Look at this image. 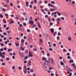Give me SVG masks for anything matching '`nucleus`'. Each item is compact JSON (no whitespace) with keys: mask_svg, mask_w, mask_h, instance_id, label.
<instances>
[{"mask_svg":"<svg viewBox=\"0 0 76 76\" xmlns=\"http://www.w3.org/2000/svg\"><path fill=\"white\" fill-rule=\"evenodd\" d=\"M12 59H15V56H13L12 57Z\"/></svg>","mask_w":76,"mask_h":76,"instance_id":"obj_59","label":"nucleus"},{"mask_svg":"<svg viewBox=\"0 0 76 76\" xmlns=\"http://www.w3.org/2000/svg\"><path fill=\"white\" fill-rule=\"evenodd\" d=\"M5 16H8V14H7L6 13V14H5Z\"/></svg>","mask_w":76,"mask_h":76,"instance_id":"obj_60","label":"nucleus"},{"mask_svg":"<svg viewBox=\"0 0 76 76\" xmlns=\"http://www.w3.org/2000/svg\"><path fill=\"white\" fill-rule=\"evenodd\" d=\"M60 60H61L62 58V57L60 56L59 58Z\"/></svg>","mask_w":76,"mask_h":76,"instance_id":"obj_57","label":"nucleus"},{"mask_svg":"<svg viewBox=\"0 0 76 76\" xmlns=\"http://www.w3.org/2000/svg\"><path fill=\"white\" fill-rule=\"evenodd\" d=\"M56 20H57L58 21H60V20H61V19H60V18H58L57 19H56Z\"/></svg>","mask_w":76,"mask_h":76,"instance_id":"obj_16","label":"nucleus"},{"mask_svg":"<svg viewBox=\"0 0 76 76\" xmlns=\"http://www.w3.org/2000/svg\"><path fill=\"white\" fill-rule=\"evenodd\" d=\"M69 61L70 63H73L74 62L73 60L72 59L71 60H70Z\"/></svg>","mask_w":76,"mask_h":76,"instance_id":"obj_9","label":"nucleus"},{"mask_svg":"<svg viewBox=\"0 0 76 76\" xmlns=\"http://www.w3.org/2000/svg\"><path fill=\"white\" fill-rule=\"evenodd\" d=\"M26 59H28V56H25L24 60H26Z\"/></svg>","mask_w":76,"mask_h":76,"instance_id":"obj_12","label":"nucleus"},{"mask_svg":"<svg viewBox=\"0 0 76 76\" xmlns=\"http://www.w3.org/2000/svg\"><path fill=\"white\" fill-rule=\"evenodd\" d=\"M28 50H26L25 51V53L26 54H28Z\"/></svg>","mask_w":76,"mask_h":76,"instance_id":"obj_14","label":"nucleus"},{"mask_svg":"<svg viewBox=\"0 0 76 76\" xmlns=\"http://www.w3.org/2000/svg\"><path fill=\"white\" fill-rule=\"evenodd\" d=\"M1 51H3V49L2 48H1L0 49V50Z\"/></svg>","mask_w":76,"mask_h":76,"instance_id":"obj_49","label":"nucleus"},{"mask_svg":"<svg viewBox=\"0 0 76 76\" xmlns=\"http://www.w3.org/2000/svg\"><path fill=\"white\" fill-rule=\"evenodd\" d=\"M66 55H67V56H70V53H67L66 54Z\"/></svg>","mask_w":76,"mask_h":76,"instance_id":"obj_55","label":"nucleus"},{"mask_svg":"<svg viewBox=\"0 0 76 76\" xmlns=\"http://www.w3.org/2000/svg\"><path fill=\"white\" fill-rule=\"evenodd\" d=\"M18 29L19 30V31H21V30H22V29H21V28H20V27L18 28Z\"/></svg>","mask_w":76,"mask_h":76,"instance_id":"obj_52","label":"nucleus"},{"mask_svg":"<svg viewBox=\"0 0 76 76\" xmlns=\"http://www.w3.org/2000/svg\"><path fill=\"white\" fill-rule=\"evenodd\" d=\"M24 63H27V61H24Z\"/></svg>","mask_w":76,"mask_h":76,"instance_id":"obj_62","label":"nucleus"},{"mask_svg":"<svg viewBox=\"0 0 76 76\" xmlns=\"http://www.w3.org/2000/svg\"><path fill=\"white\" fill-rule=\"evenodd\" d=\"M39 40L40 42H42V39H39Z\"/></svg>","mask_w":76,"mask_h":76,"instance_id":"obj_30","label":"nucleus"},{"mask_svg":"<svg viewBox=\"0 0 76 76\" xmlns=\"http://www.w3.org/2000/svg\"><path fill=\"white\" fill-rule=\"evenodd\" d=\"M24 73L25 74H26V69H25L24 71Z\"/></svg>","mask_w":76,"mask_h":76,"instance_id":"obj_34","label":"nucleus"},{"mask_svg":"<svg viewBox=\"0 0 76 76\" xmlns=\"http://www.w3.org/2000/svg\"><path fill=\"white\" fill-rule=\"evenodd\" d=\"M7 26H6V24H4V28H6V27Z\"/></svg>","mask_w":76,"mask_h":76,"instance_id":"obj_61","label":"nucleus"},{"mask_svg":"<svg viewBox=\"0 0 76 76\" xmlns=\"http://www.w3.org/2000/svg\"><path fill=\"white\" fill-rule=\"evenodd\" d=\"M68 39L69 41H71V38L70 37H68Z\"/></svg>","mask_w":76,"mask_h":76,"instance_id":"obj_33","label":"nucleus"},{"mask_svg":"<svg viewBox=\"0 0 76 76\" xmlns=\"http://www.w3.org/2000/svg\"><path fill=\"white\" fill-rule=\"evenodd\" d=\"M19 26L20 27H22V25L21 24H20Z\"/></svg>","mask_w":76,"mask_h":76,"instance_id":"obj_44","label":"nucleus"},{"mask_svg":"<svg viewBox=\"0 0 76 76\" xmlns=\"http://www.w3.org/2000/svg\"><path fill=\"white\" fill-rule=\"evenodd\" d=\"M49 50L50 51H53V49L52 48H49Z\"/></svg>","mask_w":76,"mask_h":76,"instance_id":"obj_21","label":"nucleus"},{"mask_svg":"<svg viewBox=\"0 0 76 76\" xmlns=\"http://www.w3.org/2000/svg\"><path fill=\"white\" fill-rule=\"evenodd\" d=\"M53 45L54 47H56V45L55 43L53 44Z\"/></svg>","mask_w":76,"mask_h":76,"instance_id":"obj_36","label":"nucleus"},{"mask_svg":"<svg viewBox=\"0 0 76 76\" xmlns=\"http://www.w3.org/2000/svg\"><path fill=\"white\" fill-rule=\"evenodd\" d=\"M60 64L61 66H64V63L62 61H60Z\"/></svg>","mask_w":76,"mask_h":76,"instance_id":"obj_5","label":"nucleus"},{"mask_svg":"<svg viewBox=\"0 0 76 76\" xmlns=\"http://www.w3.org/2000/svg\"><path fill=\"white\" fill-rule=\"evenodd\" d=\"M50 31H51V32L52 33V34H54V29L53 28H50Z\"/></svg>","mask_w":76,"mask_h":76,"instance_id":"obj_3","label":"nucleus"},{"mask_svg":"<svg viewBox=\"0 0 76 76\" xmlns=\"http://www.w3.org/2000/svg\"><path fill=\"white\" fill-rule=\"evenodd\" d=\"M45 36H46V37H48V34L47 33H45Z\"/></svg>","mask_w":76,"mask_h":76,"instance_id":"obj_54","label":"nucleus"},{"mask_svg":"<svg viewBox=\"0 0 76 76\" xmlns=\"http://www.w3.org/2000/svg\"><path fill=\"white\" fill-rule=\"evenodd\" d=\"M38 27H39V28H41V25H40V24H39V23L38 25Z\"/></svg>","mask_w":76,"mask_h":76,"instance_id":"obj_28","label":"nucleus"},{"mask_svg":"<svg viewBox=\"0 0 76 76\" xmlns=\"http://www.w3.org/2000/svg\"><path fill=\"white\" fill-rule=\"evenodd\" d=\"M3 34L4 35H6L7 34V33H6L4 32L3 33Z\"/></svg>","mask_w":76,"mask_h":76,"instance_id":"obj_38","label":"nucleus"},{"mask_svg":"<svg viewBox=\"0 0 76 76\" xmlns=\"http://www.w3.org/2000/svg\"><path fill=\"white\" fill-rule=\"evenodd\" d=\"M71 65L72 66H75V64L74 63L71 64Z\"/></svg>","mask_w":76,"mask_h":76,"instance_id":"obj_20","label":"nucleus"},{"mask_svg":"<svg viewBox=\"0 0 76 76\" xmlns=\"http://www.w3.org/2000/svg\"><path fill=\"white\" fill-rule=\"evenodd\" d=\"M3 22L4 23H6V20H5V19H3Z\"/></svg>","mask_w":76,"mask_h":76,"instance_id":"obj_7","label":"nucleus"},{"mask_svg":"<svg viewBox=\"0 0 76 76\" xmlns=\"http://www.w3.org/2000/svg\"><path fill=\"white\" fill-rule=\"evenodd\" d=\"M15 45L16 46H17V47L18 46H19V43H15Z\"/></svg>","mask_w":76,"mask_h":76,"instance_id":"obj_10","label":"nucleus"},{"mask_svg":"<svg viewBox=\"0 0 76 76\" xmlns=\"http://www.w3.org/2000/svg\"><path fill=\"white\" fill-rule=\"evenodd\" d=\"M21 42H25V40L22 39L21 40Z\"/></svg>","mask_w":76,"mask_h":76,"instance_id":"obj_15","label":"nucleus"},{"mask_svg":"<svg viewBox=\"0 0 76 76\" xmlns=\"http://www.w3.org/2000/svg\"><path fill=\"white\" fill-rule=\"evenodd\" d=\"M6 60H7V61H9V57H7L6 58Z\"/></svg>","mask_w":76,"mask_h":76,"instance_id":"obj_27","label":"nucleus"},{"mask_svg":"<svg viewBox=\"0 0 76 76\" xmlns=\"http://www.w3.org/2000/svg\"><path fill=\"white\" fill-rule=\"evenodd\" d=\"M45 11H46V12H47V11L48 10V9H47V8H45Z\"/></svg>","mask_w":76,"mask_h":76,"instance_id":"obj_23","label":"nucleus"},{"mask_svg":"<svg viewBox=\"0 0 76 76\" xmlns=\"http://www.w3.org/2000/svg\"><path fill=\"white\" fill-rule=\"evenodd\" d=\"M27 31L28 32H30V30H29V29H27Z\"/></svg>","mask_w":76,"mask_h":76,"instance_id":"obj_24","label":"nucleus"},{"mask_svg":"<svg viewBox=\"0 0 76 76\" xmlns=\"http://www.w3.org/2000/svg\"><path fill=\"white\" fill-rule=\"evenodd\" d=\"M13 23V21L11 20L9 22V24L10 25H11L12 23Z\"/></svg>","mask_w":76,"mask_h":76,"instance_id":"obj_8","label":"nucleus"},{"mask_svg":"<svg viewBox=\"0 0 76 76\" xmlns=\"http://www.w3.org/2000/svg\"><path fill=\"white\" fill-rule=\"evenodd\" d=\"M53 69V68H52L51 67H49V69H50V70H52Z\"/></svg>","mask_w":76,"mask_h":76,"instance_id":"obj_51","label":"nucleus"},{"mask_svg":"<svg viewBox=\"0 0 76 76\" xmlns=\"http://www.w3.org/2000/svg\"><path fill=\"white\" fill-rule=\"evenodd\" d=\"M10 6H13V4L12 3H10Z\"/></svg>","mask_w":76,"mask_h":76,"instance_id":"obj_46","label":"nucleus"},{"mask_svg":"<svg viewBox=\"0 0 76 76\" xmlns=\"http://www.w3.org/2000/svg\"><path fill=\"white\" fill-rule=\"evenodd\" d=\"M23 25L24 26H26V23H23Z\"/></svg>","mask_w":76,"mask_h":76,"instance_id":"obj_18","label":"nucleus"},{"mask_svg":"<svg viewBox=\"0 0 76 76\" xmlns=\"http://www.w3.org/2000/svg\"><path fill=\"white\" fill-rule=\"evenodd\" d=\"M2 53V52H0V56L2 57V58H4V57H5V56L4 55H3V54H1Z\"/></svg>","mask_w":76,"mask_h":76,"instance_id":"obj_2","label":"nucleus"},{"mask_svg":"<svg viewBox=\"0 0 76 76\" xmlns=\"http://www.w3.org/2000/svg\"><path fill=\"white\" fill-rule=\"evenodd\" d=\"M29 24H31V25H33L34 23V22L33 20H31L29 21Z\"/></svg>","mask_w":76,"mask_h":76,"instance_id":"obj_1","label":"nucleus"},{"mask_svg":"<svg viewBox=\"0 0 76 76\" xmlns=\"http://www.w3.org/2000/svg\"><path fill=\"white\" fill-rule=\"evenodd\" d=\"M51 63H52V64H55V63H54V61H52Z\"/></svg>","mask_w":76,"mask_h":76,"instance_id":"obj_25","label":"nucleus"},{"mask_svg":"<svg viewBox=\"0 0 76 76\" xmlns=\"http://www.w3.org/2000/svg\"><path fill=\"white\" fill-rule=\"evenodd\" d=\"M53 23H50V26H51L52 25H53Z\"/></svg>","mask_w":76,"mask_h":76,"instance_id":"obj_41","label":"nucleus"},{"mask_svg":"<svg viewBox=\"0 0 76 76\" xmlns=\"http://www.w3.org/2000/svg\"><path fill=\"white\" fill-rule=\"evenodd\" d=\"M51 3H52V4H55V3L54 1H52L51 2Z\"/></svg>","mask_w":76,"mask_h":76,"instance_id":"obj_40","label":"nucleus"},{"mask_svg":"<svg viewBox=\"0 0 76 76\" xmlns=\"http://www.w3.org/2000/svg\"><path fill=\"white\" fill-rule=\"evenodd\" d=\"M12 50V49H10L9 48L8 49V52H10V51H11V50Z\"/></svg>","mask_w":76,"mask_h":76,"instance_id":"obj_19","label":"nucleus"},{"mask_svg":"<svg viewBox=\"0 0 76 76\" xmlns=\"http://www.w3.org/2000/svg\"><path fill=\"white\" fill-rule=\"evenodd\" d=\"M51 62L52 61H54V59H53V58H51Z\"/></svg>","mask_w":76,"mask_h":76,"instance_id":"obj_39","label":"nucleus"},{"mask_svg":"<svg viewBox=\"0 0 76 76\" xmlns=\"http://www.w3.org/2000/svg\"><path fill=\"white\" fill-rule=\"evenodd\" d=\"M59 39H60V37L58 36L57 37V39H58V40H59Z\"/></svg>","mask_w":76,"mask_h":76,"instance_id":"obj_32","label":"nucleus"},{"mask_svg":"<svg viewBox=\"0 0 76 76\" xmlns=\"http://www.w3.org/2000/svg\"><path fill=\"white\" fill-rule=\"evenodd\" d=\"M29 7L30 8H32V5L30 4L29 5Z\"/></svg>","mask_w":76,"mask_h":76,"instance_id":"obj_63","label":"nucleus"},{"mask_svg":"<svg viewBox=\"0 0 76 76\" xmlns=\"http://www.w3.org/2000/svg\"><path fill=\"white\" fill-rule=\"evenodd\" d=\"M6 30H9V27H7L6 28Z\"/></svg>","mask_w":76,"mask_h":76,"instance_id":"obj_58","label":"nucleus"},{"mask_svg":"<svg viewBox=\"0 0 76 76\" xmlns=\"http://www.w3.org/2000/svg\"><path fill=\"white\" fill-rule=\"evenodd\" d=\"M48 17V16L47 15H45V17L46 18H47Z\"/></svg>","mask_w":76,"mask_h":76,"instance_id":"obj_37","label":"nucleus"},{"mask_svg":"<svg viewBox=\"0 0 76 76\" xmlns=\"http://www.w3.org/2000/svg\"><path fill=\"white\" fill-rule=\"evenodd\" d=\"M67 69H68V71H69H69L72 72V69H70V68L69 67L67 68Z\"/></svg>","mask_w":76,"mask_h":76,"instance_id":"obj_4","label":"nucleus"},{"mask_svg":"<svg viewBox=\"0 0 76 76\" xmlns=\"http://www.w3.org/2000/svg\"><path fill=\"white\" fill-rule=\"evenodd\" d=\"M62 14L63 15H64V16H66V14L65 12H63Z\"/></svg>","mask_w":76,"mask_h":76,"instance_id":"obj_26","label":"nucleus"},{"mask_svg":"<svg viewBox=\"0 0 76 76\" xmlns=\"http://www.w3.org/2000/svg\"><path fill=\"white\" fill-rule=\"evenodd\" d=\"M42 60H46L47 59H46V58H42Z\"/></svg>","mask_w":76,"mask_h":76,"instance_id":"obj_17","label":"nucleus"},{"mask_svg":"<svg viewBox=\"0 0 76 76\" xmlns=\"http://www.w3.org/2000/svg\"><path fill=\"white\" fill-rule=\"evenodd\" d=\"M0 16L1 18H3V15H2V14H1L0 15Z\"/></svg>","mask_w":76,"mask_h":76,"instance_id":"obj_22","label":"nucleus"},{"mask_svg":"<svg viewBox=\"0 0 76 76\" xmlns=\"http://www.w3.org/2000/svg\"><path fill=\"white\" fill-rule=\"evenodd\" d=\"M0 61H1L2 62H3V61H4V60H3V59L1 58L0 59Z\"/></svg>","mask_w":76,"mask_h":76,"instance_id":"obj_29","label":"nucleus"},{"mask_svg":"<svg viewBox=\"0 0 76 76\" xmlns=\"http://www.w3.org/2000/svg\"><path fill=\"white\" fill-rule=\"evenodd\" d=\"M68 59H70V56H68L67 57Z\"/></svg>","mask_w":76,"mask_h":76,"instance_id":"obj_43","label":"nucleus"},{"mask_svg":"<svg viewBox=\"0 0 76 76\" xmlns=\"http://www.w3.org/2000/svg\"><path fill=\"white\" fill-rule=\"evenodd\" d=\"M18 69L19 70H21L22 69V67H18Z\"/></svg>","mask_w":76,"mask_h":76,"instance_id":"obj_48","label":"nucleus"},{"mask_svg":"<svg viewBox=\"0 0 76 76\" xmlns=\"http://www.w3.org/2000/svg\"><path fill=\"white\" fill-rule=\"evenodd\" d=\"M0 45L1 46H3L4 45V44L3 43H1Z\"/></svg>","mask_w":76,"mask_h":76,"instance_id":"obj_47","label":"nucleus"},{"mask_svg":"<svg viewBox=\"0 0 76 76\" xmlns=\"http://www.w3.org/2000/svg\"><path fill=\"white\" fill-rule=\"evenodd\" d=\"M19 55L20 56H21V53H20V51H19Z\"/></svg>","mask_w":76,"mask_h":76,"instance_id":"obj_50","label":"nucleus"},{"mask_svg":"<svg viewBox=\"0 0 76 76\" xmlns=\"http://www.w3.org/2000/svg\"><path fill=\"white\" fill-rule=\"evenodd\" d=\"M33 51H37V49L36 48L33 49Z\"/></svg>","mask_w":76,"mask_h":76,"instance_id":"obj_56","label":"nucleus"},{"mask_svg":"<svg viewBox=\"0 0 76 76\" xmlns=\"http://www.w3.org/2000/svg\"><path fill=\"white\" fill-rule=\"evenodd\" d=\"M73 69H74L75 70H76V67H73Z\"/></svg>","mask_w":76,"mask_h":76,"instance_id":"obj_64","label":"nucleus"},{"mask_svg":"<svg viewBox=\"0 0 76 76\" xmlns=\"http://www.w3.org/2000/svg\"><path fill=\"white\" fill-rule=\"evenodd\" d=\"M58 16H60V15H61V13L58 12Z\"/></svg>","mask_w":76,"mask_h":76,"instance_id":"obj_35","label":"nucleus"},{"mask_svg":"<svg viewBox=\"0 0 76 76\" xmlns=\"http://www.w3.org/2000/svg\"><path fill=\"white\" fill-rule=\"evenodd\" d=\"M2 66H4V65H5V63L4 62H3L2 63Z\"/></svg>","mask_w":76,"mask_h":76,"instance_id":"obj_31","label":"nucleus"},{"mask_svg":"<svg viewBox=\"0 0 76 76\" xmlns=\"http://www.w3.org/2000/svg\"><path fill=\"white\" fill-rule=\"evenodd\" d=\"M43 68L45 70V71H48L47 68V67H44Z\"/></svg>","mask_w":76,"mask_h":76,"instance_id":"obj_6","label":"nucleus"},{"mask_svg":"<svg viewBox=\"0 0 76 76\" xmlns=\"http://www.w3.org/2000/svg\"><path fill=\"white\" fill-rule=\"evenodd\" d=\"M23 42H22L21 43V46H22V47L23 46Z\"/></svg>","mask_w":76,"mask_h":76,"instance_id":"obj_42","label":"nucleus"},{"mask_svg":"<svg viewBox=\"0 0 76 76\" xmlns=\"http://www.w3.org/2000/svg\"><path fill=\"white\" fill-rule=\"evenodd\" d=\"M2 10L3 12H5V11H6V10L5 9L3 8L2 9Z\"/></svg>","mask_w":76,"mask_h":76,"instance_id":"obj_45","label":"nucleus"},{"mask_svg":"<svg viewBox=\"0 0 76 76\" xmlns=\"http://www.w3.org/2000/svg\"><path fill=\"white\" fill-rule=\"evenodd\" d=\"M32 76H36V74L34 73L33 74Z\"/></svg>","mask_w":76,"mask_h":76,"instance_id":"obj_53","label":"nucleus"},{"mask_svg":"<svg viewBox=\"0 0 76 76\" xmlns=\"http://www.w3.org/2000/svg\"><path fill=\"white\" fill-rule=\"evenodd\" d=\"M28 62L29 63H28V66H30V65H31V61H29Z\"/></svg>","mask_w":76,"mask_h":76,"instance_id":"obj_11","label":"nucleus"},{"mask_svg":"<svg viewBox=\"0 0 76 76\" xmlns=\"http://www.w3.org/2000/svg\"><path fill=\"white\" fill-rule=\"evenodd\" d=\"M29 39L30 41H32V37H29Z\"/></svg>","mask_w":76,"mask_h":76,"instance_id":"obj_13","label":"nucleus"}]
</instances>
